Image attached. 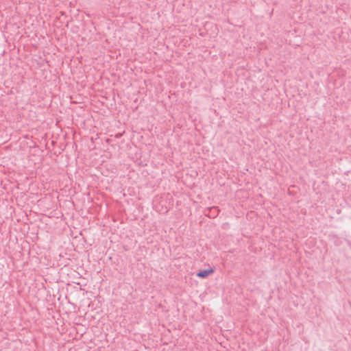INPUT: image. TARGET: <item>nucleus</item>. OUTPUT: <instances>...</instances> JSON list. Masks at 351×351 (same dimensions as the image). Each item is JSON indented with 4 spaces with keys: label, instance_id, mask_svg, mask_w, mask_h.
I'll return each mask as SVG.
<instances>
[{
    "label": "nucleus",
    "instance_id": "obj_1",
    "mask_svg": "<svg viewBox=\"0 0 351 351\" xmlns=\"http://www.w3.org/2000/svg\"><path fill=\"white\" fill-rule=\"evenodd\" d=\"M214 272V269L213 268H210L208 269L199 270L196 276L200 278H206L209 275Z\"/></svg>",
    "mask_w": 351,
    "mask_h": 351
},
{
    "label": "nucleus",
    "instance_id": "obj_2",
    "mask_svg": "<svg viewBox=\"0 0 351 351\" xmlns=\"http://www.w3.org/2000/svg\"><path fill=\"white\" fill-rule=\"evenodd\" d=\"M208 213L206 214L210 218H215L218 215L219 209L217 207L213 206L208 209Z\"/></svg>",
    "mask_w": 351,
    "mask_h": 351
}]
</instances>
